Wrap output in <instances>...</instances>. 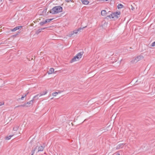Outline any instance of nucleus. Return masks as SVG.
I'll return each mask as SVG.
<instances>
[{
  "label": "nucleus",
  "instance_id": "nucleus-31",
  "mask_svg": "<svg viewBox=\"0 0 155 155\" xmlns=\"http://www.w3.org/2000/svg\"><path fill=\"white\" fill-rule=\"evenodd\" d=\"M34 143V141L33 140H31L29 143L30 144L32 145Z\"/></svg>",
  "mask_w": 155,
  "mask_h": 155
},
{
  "label": "nucleus",
  "instance_id": "nucleus-35",
  "mask_svg": "<svg viewBox=\"0 0 155 155\" xmlns=\"http://www.w3.org/2000/svg\"><path fill=\"white\" fill-rule=\"evenodd\" d=\"M20 31L18 32L17 33H16V34H18V35L20 33Z\"/></svg>",
  "mask_w": 155,
  "mask_h": 155
},
{
  "label": "nucleus",
  "instance_id": "nucleus-33",
  "mask_svg": "<svg viewBox=\"0 0 155 155\" xmlns=\"http://www.w3.org/2000/svg\"><path fill=\"white\" fill-rule=\"evenodd\" d=\"M18 35V34H15V35H13V36L14 37H15L17 35Z\"/></svg>",
  "mask_w": 155,
  "mask_h": 155
},
{
  "label": "nucleus",
  "instance_id": "nucleus-30",
  "mask_svg": "<svg viewBox=\"0 0 155 155\" xmlns=\"http://www.w3.org/2000/svg\"><path fill=\"white\" fill-rule=\"evenodd\" d=\"M4 104V102H0V106H2Z\"/></svg>",
  "mask_w": 155,
  "mask_h": 155
},
{
  "label": "nucleus",
  "instance_id": "nucleus-3",
  "mask_svg": "<svg viewBox=\"0 0 155 155\" xmlns=\"http://www.w3.org/2000/svg\"><path fill=\"white\" fill-rule=\"evenodd\" d=\"M143 57L141 55H140L138 56H137L134 59L132 60L131 62L132 63H136L141 59H143Z\"/></svg>",
  "mask_w": 155,
  "mask_h": 155
},
{
  "label": "nucleus",
  "instance_id": "nucleus-29",
  "mask_svg": "<svg viewBox=\"0 0 155 155\" xmlns=\"http://www.w3.org/2000/svg\"><path fill=\"white\" fill-rule=\"evenodd\" d=\"M110 17H111V15H110V14L109 15H108L106 17V18L108 19L109 18H110Z\"/></svg>",
  "mask_w": 155,
  "mask_h": 155
},
{
  "label": "nucleus",
  "instance_id": "nucleus-13",
  "mask_svg": "<svg viewBox=\"0 0 155 155\" xmlns=\"http://www.w3.org/2000/svg\"><path fill=\"white\" fill-rule=\"evenodd\" d=\"M89 2L88 1L85 0L82 1V2L84 4L87 5L88 4Z\"/></svg>",
  "mask_w": 155,
  "mask_h": 155
},
{
  "label": "nucleus",
  "instance_id": "nucleus-8",
  "mask_svg": "<svg viewBox=\"0 0 155 155\" xmlns=\"http://www.w3.org/2000/svg\"><path fill=\"white\" fill-rule=\"evenodd\" d=\"M125 144L124 143H120L118 146H117V149H119L120 148H122L125 145Z\"/></svg>",
  "mask_w": 155,
  "mask_h": 155
},
{
  "label": "nucleus",
  "instance_id": "nucleus-7",
  "mask_svg": "<svg viewBox=\"0 0 155 155\" xmlns=\"http://www.w3.org/2000/svg\"><path fill=\"white\" fill-rule=\"evenodd\" d=\"M54 69L53 68H51L48 71L47 73L48 74H52V73L54 72Z\"/></svg>",
  "mask_w": 155,
  "mask_h": 155
},
{
  "label": "nucleus",
  "instance_id": "nucleus-36",
  "mask_svg": "<svg viewBox=\"0 0 155 155\" xmlns=\"http://www.w3.org/2000/svg\"><path fill=\"white\" fill-rule=\"evenodd\" d=\"M28 93H29V92H28L26 94H25V95H26V96L28 94Z\"/></svg>",
  "mask_w": 155,
  "mask_h": 155
},
{
  "label": "nucleus",
  "instance_id": "nucleus-37",
  "mask_svg": "<svg viewBox=\"0 0 155 155\" xmlns=\"http://www.w3.org/2000/svg\"><path fill=\"white\" fill-rule=\"evenodd\" d=\"M134 9V8H133H133L132 7V8H131V9H132V10H133V9Z\"/></svg>",
  "mask_w": 155,
  "mask_h": 155
},
{
  "label": "nucleus",
  "instance_id": "nucleus-25",
  "mask_svg": "<svg viewBox=\"0 0 155 155\" xmlns=\"http://www.w3.org/2000/svg\"><path fill=\"white\" fill-rule=\"evenodd\" d=\"M25 97H26V95H25V94H24L22 96V97L21 98V100H23V98ZM19 99H20V98H19Z\"/></svg>",
  "mask_w": 155,
  "mask_h": 155
},
{
  "label": "nucleus",
  "instance_id": "nucleus-22",
  "mask_svg": "<svg viewBox=\"0 0 155 155\" xmlns=\"http://www.w3.org/2000/svg\"><path fill=\"white\" fill-rule=\"evenodd\" d=\"M39 95H40L39 94H38L35 95L34 97L33 98H34V99H35V98L36 99H38V96H39Z\"/></svg>",
  "mask_w": 155,
  "mask_h": 155
},
{
  "label": "nucleus",
  "instance_id": "nucleus-38",
  "mask_svg": "<svg viewBox=\"0 0 155 155\" xmlns=\"http://www.w3.org/2000/svg\"><path fill=\"white\" fill-rule=\"evenodd\" d=\"M2 0H0V2H2Z\"/></svg>",
  "mask_w": 155,
  "mask_h": 155
},
{
  "label": "nucleus",
  "instance_id": "nucleus-16",
  "mask_svg": "<svg viewBox=\"0 0 155 155\" xmlns=\"http://www.w3.org/2000/svg\"><path fill=\"white\" fill-rule=\"evenodd\" d=\"M47 93V91H44L42 92V93H40V94L39 95V97H40L41 96L45 95Z\"/></svg>",
  "mask_w": 155,
  "mask_h": 155
},
{
  "label": "nucleus",
  "instance_id": "nucleus-23",
  "mask_svg": "<svg viewBox=\"0 0 155 155\" xmlns=\"http://www.w3.org/2000/svg\"><path fill=\"white\" fill-rule=\"evenodd\" d=\"M61 92H54L53 93V94H52L54 96H56V95L58 93H60Z\"/></svg>",
  "mask_w": 155,
  "mask_h": 155
},
{
  "label": "nucleus",
  "instance_id": "nucleus-5",
  "mask_svg": "<svg viewBox=\"0 0 155 155\" xmlns=\"http://www.w3.org/2000/svg\"><path fill=\"white\" fill-rule=\"evenodd\" d=\"M111 17L113 18H114V20L117 19L119 18V16L117 15H116L115 12L112 13L110 14Z\"/></svg>",
  "mask_w": 155,
  "mask_h": 155
},
{
  "label": "nucleus",
  "instance_id": "nucleus-11",
  "mask_svg": "<svg viewBox=\"0 0 155 155\" xmlns=\"http://www.w3.org/2000/svg\"><path fill=\"white\" fill-rule=\"evenodd\" d=\"M30 106V105L28 106V105H27V104L25 103L24 104H22V105H19L18 106H17L15 107V108L18 107H28V106Z\"/></svg>",
  "mask_w": 155,
  "mask_h": 155
},
{
  "label": "nucleus",
  "instance_id": "nucleus-15",
  "mask_svg": "<svg viewBox=\"0 0 155 155\" xmlns=\"http://www.w3.org/2000/svg\"><path fill=\"white\" fill-rule=\"evenodd\" d=\"M106 14L107 12L105 10H103L101 12V15L102 16H104Z\"/></svg>",
  "mask_w": 155,
  "mask_h": 155
},
{
  "label": "nucleus",
  "instance_id": "nucleus-14",
  "mask_svg": "<svg viewBox=\"0 0 155 155\" xmlns=\"http://www.w3.org/2000/svg\"><path fill=\"white\" fill-rule=\"evenodd\" d=\"M76 59H77V57H75V56H74L71 60V61H70V63H72V62H74L76 61Z\"/></svg>",
  "mask_w": 155,
  "mask_h": 155
},
{
  "label": "nucleus",
  "instance_id": "nucleus-2",
  "mask_svg": "<svg viewBox=\"0 0 155 155\" xmlns=\"http://www.w3.org/2000/svg\"><path fill=\"white\" fill-rule=\"evenodd\" d=\"M87 26H85V27H83L82 28L81 27H80V28H78L77 30H75L73 31H71L70 33L69 34V36L70 37H71L73 35L74 33L77 34L78 32L79 31H81V30H83L84 28H86Z\"/></svg>",
  "mask_w": 155,
  "mask_h": 155
},
{
  "label": "nucleus",
  "instance_id": "nucleus-28",
  "mask_svg": "<svg viewBox=\"0 0 155 155\" xmlns=\"http://www.w3.org/2000/svg\"><path fill=\"white\" fill-rule=\"evenodd\" d=\"M151 46L154 47L155 46V41L153 42L151 45Z\"/></svg>",
  "mask_w": 155,
  "mask_h": 155
},
{
  "label": "nucleus",
  "instance_id": "nucleus-21",
  "mask_svg": "<svg viewBox=\"0 0 155 155\" xmlns=\"http://www.w3.org/2000/svg\"><path fill=\"white\" fill-rule=\"evenodd\" d=\"M53 19H47L45 21L46 23H47L50 22Z\"/></svg>",
  "mask_w": 155,
  "mask_h": 155
},
{
  "label": "nucleus",
  "instance_id": "nucleus-19",
  "mask_svg": "<svg viewBox=\"0 0 155 155\" xmlns=\"http://www.w3.org/2000/svg\"><path fill=\"white\" fill-rule=\"evenodd\" d=\"M46 24V23L45 21H42L40 22L39 23V25L41 26H42L43 25L45 24Z\"/></svg>",
  "mask_w": 155,
  "mask_h": 155
},
{
  "label": "nucleus",
  "instance_id": "nucleus-9",
  "mask_svg": "<svg viewBox=\"0 0 155 155\" xmlns=\"http://www.w3.org/2000/svg\"><path fill=\"white\" fill-rule=\"evenodd\" d=\"M34 99L33 98L32 100L29 101L27 102L26 104H31V105H32L34 102Z\"/></svg>",
  "mask_w": 155,
  "mask_h": 155
},
{
  "label": "nucleus",
  "instance_id": "nucleus-27",
  "mask_svg": "<svg viewBox=\"0 0 155 155\" xmlns=\"http://www.w3.org/2000/svg\"><path fill=\"white\" fill-rule=\"evenodd\" d=\"M10 30L12 31H17L15 28L13 29H11Z\"/></svg>",
  "mask_w": 155,
  "mask_h": 155
},
{
  "label": "nucleus",
  "instance_id": "nucleus-39",
  "mask_svg": "<svg viewBox=\"0 0 155 155\" xmlns=\"http://www.w3.org/2000/svg\"><path fill=\"white\" fill-rule=\"evenodd\" d=\"M32 59H33V58H31V60H32Z\"/></svg>",
  "mask_w": 155,
  "mask_h": 155
},
{
  "label": "nucleus",
  "instance_id": "nucleus-20",
  "mask_svg": "<svg viewBox=\"0 0 155 155\" xmlns=\"http://www.w3.org/2000/svg\"><path fill=\"white\" fill-rule=\"evenodd\" d=\"M19 128V127L18 126H15L13 128V130L14 131H17Z\"/></svg>",
  "mask_w": 155,
  "mask_h": 155
},
{
  "label": "nucleus",
  "instance_id": "nucleus-10",
  "mask_svg": "<svg viewBox=\"0 0 155 155\" xmlns=\"http://www.w3.org/2000/svg\"><path fill=\"white\" fill-rule=\"evenodd\" d=\"M44 149V147H43L42 146H40L38 148V152H39V151H42Z\"/></svg>",
  "mask_w": 155,
  "mask_h": 155
},
{
  "label": "nucleus",
  "instance_id": "nucleus-34",
  "mask_svg": "<svg viewBox=\"0 0 155 155\" xmlns=\"http://www.w3.org/2000/svg\"><path fill=\"white\" fill-rule=\"evenodd\" d=\"M108 1V0H100V1Z\"/></svg>",
  "mask_w": 155,
  "mask_h": 155
},
{
  "label": "nucleus",
  "instance_id": "nucleus-6",
  "mask_svg": "<svg viewBox=\"0 0 155 155\" xmlns=\"http://www.w3.org/2000/svg\"><path fill=\"white\" fill-rule=\"evenodd\" d=\"M48 27H44V28H40L38 29V30H37L36 31V32H35V33L36 34H39L41 32V31L43 30H44L47 28H48Z\"/></svg>",
  "mask_w": 155,
  "mask_h": 155
},
{
  "label": "nucleus",
  "instance_id": "nucleus-1",
  "mask_svg": "<svg viewBox=\"0 0 155 155\" xmlns=\"http://www.w3.org/2000/svg\"><path fill=\"white\" fill-rule=\"evenodd\" d=\"M63 8L60 6H56L51 9L49 12L52 14H55L62 12Z\"/></svg>",
  "mask_w": 155,
  "mask_h": 155
},
{
  "label": "nucleus",
  "instance_id": "nucleus-4",
  "mask_svg": "<svg viewBox=\"0 0 155 155\" xmlns=\"http://www.w3.org/2000/svg\"><path fill=\"white\" fill-rule=\"evenodd\" d=\"M84 52H80L78 53L75 56L77 57V58L78 59H79L81 58Z\"/></svg>",
  "mask_w": 155,
  "mask_h": 155
},
{
  "label": "nucleus",
  "instance_id": "nucleus-12",
  "mask_svg": "<svg viewBox=\"0 0 155 155\" xmlns=\"http://www.w3.org/2000/svg\"><path fill=\"white\" fill-rule=\"evenodd\" d=\"M37 146H36L34 148L32 149L31 151V154L32 155H33L34 154L35 152L37 149Z\"/></svg>",
  "mask_w": 155,
  "mask_h": 155
},
{
  "label": "nucleus",
  "instance_id": "nucleus-17",
  "mask_svg": "<svg viewBox=\"0 0 155 155\" xmlns=\"http://www.w3.org/2000/svg\"><path fill=\"white\" fill-rule=\"evenodd\" d=\"M13 136V135H10L8 136H7L5 137V140H10L11 137Z\"/></svg>",
  "mask_w": 155,
  "mask_h": 155
},
{
  "label": "nucleus",
  "instance_id": "nucleus-24",
  "mask_svg": "<svg viewBox=\"0 0 155 155\" xmlns=\"http://www.w3.org/2000/svg\"><path fill=\"white\" fill-rule=\"evenodd\" d=\"M115 13L116 15H120L121 14V12L120 11L117 12H114Z\"/></svg>",
  "mask_w": 155,
  "mask_h": 155
},
{
  "label": "nucleus",
  "instance_id": "nucleus-32",
  "mask_svg": "<svg viewBox=\"0 0 155 155\" xmlns=\"http://www.w3.org/2000/svg\"><path fill=\"white\" fill-rule=\"evenodd\" d=\"M66 2H69L70 1L72 2V0H65Z\"/></svg>",
  "mask_w": 155,
  "mask_h": 155
},
{
  "label": "nucleus",
  "instance_id": "nucleus-18",
  "mask_svg": "<svg viewBox=\"0 0 155 155\" xmlns=\"http://www.w3.org/2000/svg\"><path fill=\"white\" fill-rule=\"evenodd\" d=\"M123 7H124L123 5L121 4H119L117 5V8L118 9L122 8Z\"/></svg>",
  "mask_w": 155,
  "mask_h": 155
},
{
  "label": "nucleus",
  "instance_id": "nucleus-26",
  "mask_svg": "<svg viewBox=\"0 0 155 155\" xmlns=\"http://www.w3.org/2000/svg\"><path fill=\"white\" fill-rule=\"evenodd\" d=\"M22 27V26H18L15 27V28H16V30H17L21 28Z\"/></svg>",
  "mask_w": 155,
  "mask_h": 155
}]
</instances>
